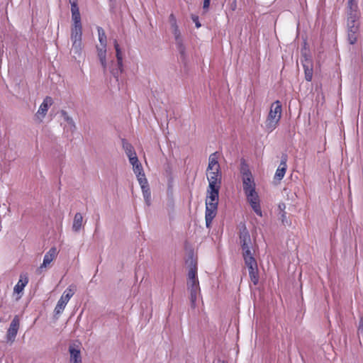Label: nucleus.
Segmentation results:
<instances>
[{
	"mask_svg": "<svg viewBox=\"0 0 363 363\" xmlns=\"http://www.w3.org/2000/svg\"><path fill=\"white\" fill-rule=\"evenodd\" d=\"M346 32L347 40L350 45L358 43L361 36L360 33V11H346Z\"/></svg>",
	"mask_w": 363,
	"mask_h": 363,
	"instance_id": "1",
	"label": "nucleus"
},
{
	"mask_svg": "<svg viewBox=\"0 0 363 363\" xmlns=\"http://www.w3.org/2000/svg\"><path fill=\"white\" fill-rule=\"evenodd\" d=\"M187 289L190 293V301L191 307H196L198 296L201 289L197 277V265L196 262H191L189 266L187 277Z\"/></svg>",
	"mask_w": 363,
	"mask_h": 363,
	"instance_id": "2",
	"label": "nucleus"
},
{
	"mask_svg": "<svg viewBox=\"0 0 363 363\" xmlns=\"http://www.w3.org/2000/svg\"><path fill=\"white\" fill-rule=\"evenodd\" d=\"M282 105L280 101L273 102L269 108V113L264 121V128L267 132L272 133L277 128L281 118Z\"/></svg>",
	"mask_w": 363,
	"mask_h": 363,
	"instance_id": "3",
	"label": "nucleus"
},
{
	"mask_svg": "<svg viewBox=\"0 0 363 363\" xmlns=\"http://www.w3.org/2000/svg\"><path fill=\"white\" fill-rule=\"evenodd\" d=\"M98 35H99V41L100 43V46H96L97 50V55L99 58L101 65L105 71L106 69L107 63H106V45H107V38L105 33L104 30L101 28H97Z\"/></svg>",
	"mask_w": 363,
	"mask_h": 363,
	"instance_id": "4",
	"label": "nucleus"
},
{
	"mask_svg": "<svg viewBox=\"0 0 363 363\" xmlns=\"http://www.w3.org/2000/svg\"><path fill=\"white\" fill-rule=\"evenodd\" d=\"M240 240L242 250L243 258L246 259L248 257H254L251 250L252 241L250 235L245 226L240 230Z\"/></svg>",
	"mask_w": 363,
	"mask_h": 363,
	"instance_id": "5",
	"label": "nucleus"
},
{
	"mask_svg": "<svg viewBox=\"0 0 363 363\" xmlns=\"http://www.w3.org/2000/svg\"><path fill=\"white\" fill-rule=\"evenodd\" d=\"M240 173L242 174V186L244 193L248 191H253L255 189L256 184L253 178V176L249 169L247 165L243 164L240 169Z\"/></svg>",
	"mask_w": 363,
	"mask_h": 363,
	"instance_id": "6",
	"label": "nucleus"
},
{
	"mask_svg": "<svg viewBox=\"0 0 363 363\" xmlns=\"http://www.w3.org/2000/svg\"><path fill=\"white\" fill-rule=\"evenodd\" d=\"M74 291L72 288V286H69L62 294L61 298L58 301L55 308V315H59L62 313L66 305L69 302V299L74 296Z\"/></svg>",
	"mask_w": 363,
	"mask_h": 363,
	"instance_id": "7",
	"label": "nucleus"
},
{
	"mask_svg": "<svg viewBox=\"0 0 363 363\" xmlns=\"http://www.w3.org/2000/svg\"><path fill=\"white\" fill-rule=\"evenodd\" d=\"M247 200L254 212L259 216H262V211L260 206V200L256 190L245 193Z\"/></svg>",
	"mask_w": 363,
	"mask_h": 363,
	"instance_id": "8",
	"label": "nucleus"
},
{
	"mask_svg": "<svg viewBox=\"0 0 363 363\" xmlns=\"http://www.w3.org/2000/svg\"><path fill=\"white\" fill-rule=\"evenodd\" d=\"M245 263L248 268L249 276L251 281L257 285L259 281V274L257 269V263L255 257H248L244 259Z\"/></svg>",
	"mask_w": 363,
	"mask_h": 363,
	"instance_id": "9",
	"label": "nucleus"
},
{
	"mask_svg": "<svg viewBox=\"0 0 363 363\" xmlns=\"http://www.w3.org/2000/svg\"><path fill=\"white\" fill-rule=\"evenodd\" d=\"M72 52L80 55L82 51V31H71Z\"/></svg>",
	"mask_w": 363,
	"mask_h": 363,
	"instance_id": "10",
	"label": "nucleus"
},
{
	"mask_svg": "<svg viewBox=\"0 0 363 363\" xmlns=\"http://www.w3.org/2000/svg\"><path fill=\"white\" fill-rule=\"evenodd\" d=\"M20 326V321L18 315L14 316L6 333V340L11 343L13 342L18 333Z\"/></svg>",
	"mask_w": 363,
	"mask_h": 363,
	"instance_id": "11",
	"label": "nucleus"
},
{
	"mask_svg": "<svg viewBox=\"0 0 363 363\" xmlns=\"http://www.w3.org/2000/svg\"><path fill=\"white\" fill-rule=\"evenodd\" d=\"M72 18L73 24L71 31H82V26L81 23V16L78 6L71 7Z\"/></svg>",
	"mask_w": 363,
	"mask_h": 363,
	"instance_id": "12",
	"label": "nucleus"
},
{
	"mask_svg": "<svg viewBox=\"0 0 363 363\" xmlns=\"http://www.w3.org/2000/svg\"><path fill=\"white\" fill-rule=\"evenodd\" d=\"M220 188L216 187H208L207 188V196L206 199V204L212 206L218 205L219 200V190Z\"/></svg>",
	"mask_w": 363,
	"mask_h": 363,
	"instance_id": "13",
	"label": "nucleus"
},
{
	"mask_svg": "<svg viewBox=\"0 0 363 363\" xmlns=\"http://www.w3.org/2000/svg\"><path fill=\"white\" fill-rule=\"evenodd\" d=\"M53 104V100L50 96H46L43 103L40 104L39 109L38 110L35 116L40 121H42L43 118L46 116L48 108Z\"/></svg>",
	"mask_w": 363,
	"mask_h": 363,
	"instance_id": "14",
	"label": "nucleus"
},
{
	"mask_svg": "<svg viewBox=\"0 0 363 363\" xmlns=\"http://www.w3.org/2000/svg\"><path fill=\"white\" fill-rule=\"evenodd\" d=\"M211 172H220V167L218 162V152H216L210 155L208 157V164L206 170V173H209Z\"/></svg>",
	"mask_w": 363,
	"mask_h": 363,
	"instance_id": "15",
	"label": "nucleus"
},
{
	"mask_svg": "<svg viewBox=\"0 0 363 363\" xmlns=\"http://www.w3.org/2000/svg\"><path fill=\"white\" fill-rule=\"evenodd\" d=\"M206 176H207V179L208 182V187L220 188L221 179H222L221 172H211L209 173H206Z\"/></svg>",
	"mask_w": 363,
	"mask_h": 363,
	"instance_id": "16",
	"label": "nucleus"
},
{
	"mask_svg": "<svg viewBox=\"0 0 363 363\" xmlns=\"http://www.w3.org/2000/svg\"><path fill=\"white\" fill-rule=\"evenodd\" d=\"M218 206H212V204H206L205 211V220L207 228H209L212 223L213 220L217 215Z\"/></svg>",
	"mask_w": 363,
	"mask_h": 363,
	"instance_id": "17",
	"label": "nucleus"
},
{
	"mask_svg": "<svg viewBox=\"0 0 363 363\" xmlns=\"http://www.w3.org/2000/svg\"><path fill=\"white\" fill-rule=\"evenodd\" d=\"M28 281L29 279L27 274H21L20 275V279L13 288V292L19 295L16 298L17 300L21 298L22 295L21 294H22L24 288L28 284Z\"/></svg>",
	"mask_w": 363,
	"mask_h": 363,
	"instance_id": "18",
	"label": "nucleus"
},
{
	"mask_svg": "<svg viewBox=\"0 0 363 363\" xmlns=\"http://www.w3.org/2000/svg\"><path fill=\"white\" fill-rule=\"evenodd\" d=\"M286 162H287V156L284 155L281 158L280 164L275 172V175H274L275 179L280 181L284 178V177L286 174V168H287Z\"/></svg>",
	"mask_w": 363,
	"mask_h": 363,
	"instance_id": "19",
	"label": "nucleus"
},
{
	"mask_svg": "<svg viewBox=\"0 0 363 363\" xmlns=\"http://www.w3.org/2000/svg\"><path fill=\"white\" fill-rule=\"evenodd\" d=\"M69 352L70 354V363H82L81 352L78 347H75L74 345H70Z\"/></svg>",
	"mask_w": 363,
	"mask_h": 363,
	"instance_id": "20",
	"label": "nucleus"
},
{
	"mask_svg": "<svg viewBox=\"0 0 363 363\" xmlns=\"http://www.w3.org/2000/svg\"><path fill=\"white\" fill-rule=\"evenodd\" d=\"M57 250L56 247H51L49 251L45 255L43 262L40 265V269L46 267L47 265L50 264L57 257Z\"/></svg>",
	"mask_w": 363,
	"mask_h": 363,
	"instance_id": "21",
	"label": "nucleus"
},
{
	"mask_svg": "<svg viewBox=\"0 0 363 363\" xmlns=\"http://www.w3.org/2000/svg\"><path fill=\"white\" fill-rule=\"evenodd\" d=\"M137 177H138V182H139V184L143 189V191L144 193V196H145V199L147 201L149 199V198L150 197V189L148 188V182H147V179L145 178V174H143L138 175Z\"/></svg>",
	"mask_w": 363,
	"mask_h": 363,
	"instance_id": "22",
	"label": "nucleus"
},
{
	"mask_svg": "<svg viewBox=\"0 0 363 363\" xmlns=\"http://www.w3.org/2000/svg\"><path fill=\"white\" fill-rule=\"evenodd\" d=\"M172 28H173V33H174V35L175 36V38H176V40H177V45H178V49L180 52V53L182 55H184V47L182 44V40L180 38V32H179V30L178 28V26L177 25V23H174V24H172Z\"/></svg>",
	"mask_w": 363,
	"mask_h": 363,
	"instance_id": "23",
	"label": "nucleus"
},
{
	"mask_svg": "<svg viewBox=\"0 0 363 363\" xmlns=\"http://www.w3.org/2000/svg\"><path fill=\"white\" fill-rule=\"evenodd\" d=\"M114 48L116 50V56L117 59V62L118 65V69L120 72H122L123 70V54L121 52V50L120 48V45L118 43V41L116 40L113 42Z\"/></svg>",
	"mask_w": 363,
	"mask_h": 363,
	"instance_id": "24",
	"label": "nucleus"
},
{
	"mask_svg": "<svg viewBox=\"0 0 363 363\" xmlns=\"http://www.w3.org/2000/svg\"><path fill=\"white\" fill-rule=\"evenodd\" d=\"M83 217L80 213H77L74 218L72 229L75 232H78L82 226Z\"/></svg>",
	"mask_w": 363,
	"mask_h": 363,
	"instance_id": "25",
	"label": "nucleus"
},
{
	"mask_svg": "<svg viewBox=\"0 0 363 363\" xmlns=\"http://www.w3.org/2000/svg\"><path fill=\"white\" fill-rule=\"evenodd\" d=\"M122 145L128 157H130L131 155L136 154L133 145L125 140L123 139L122 140Z\"/></svg>",
	"mask_w": 363,
	"mask_h": 363,
	"instance_id": "26",
	"label": "nucleus"
},
{
	"mask_svg": "<svg viewBox=\"0 0 363 363\" xmlns=\"http://www.w3.org/2000/svg\"><path fill=\"white\" fill-rule=\"evenodd\" d=\"M303 68L306 80L308 82H311L312 80L313 73L312 65L309 66L307 65H303Z\"/></svg>",
	"mask_w": 363,
	"mask_h": 363,
	"instance_id": "27",
	"label": "nucleus"
},
{
	"mask_svg": "<svg viewBox=\"0 0 363 363\" xmlns=\"http://www.w3.org/2000/svg\"><path fill=\"white\" fill-rule=\"evenodd\" d=\"M346 11H359L357 0H348Z\"/></svg>",
	"mask_w": 363,
	"mask_h": 363,
	"instance_id": "28",
	"label": "nucleus"
},
{
	"mask_svg": "<svg viewBox=\"0 0 363 363\" xmlns=\"http://www.w3.org/2000/svg\"><path fill=\"white\" fill-rule=\"evenodd\" d=\"M133 169L136 176L144 174L143 167L140 162L133 166Z\"/></svg>",
	"mask_w": 363,
	"mask_h": 363,
	"instance_id": "29",
	"label": "nucleus"
},
{
	"mask_svg": "<svg viewBox=\"0 0 363 363\" xmlns=\"http://www.w3.org/2000/svg\"><path fill=\"white\" fill-rule=\"evenodd\" d=\"M128 159H129L130 163L133 166H134L136 164L139 163V160H138V158L136 154L131 155L130 157H128Z\"/></svg>",
	"mask_w": 363,
	"mask_h": 363,
	"instance_id": "30",
	"label": "nucleus"
},
{
	"mask_svg": "<svg viewBox=\"0 0 363 363\" xmlns=\"http://www.w3.org/2000/svg\"><path fill=\"white\" fill-rule=\"evenodd\" d=\"M357 333L358 334L363 335V317H361L359 320V324L357 327Z\"/></svg>",
	"mask_w": 363,
	"mask_h": 363,
	"instance_id": "31",
	"label": "nucleus"
},
{
	"mask_svg": "<svg viewBox=\"0 0 363 363\" xmlns=\"http://www.w3.org/2000/svg\"><path fill=\"white\" fill-rule=\"evenodd\" d=\"M191 19L195 23L196 27L197 28L201 27V25L200 22H199V16H198L192 15L191 16Z\"/></svg>",
	"mask_w": 363,
	"mask_h": 363,
	"instance_id": "32",
	"label": "nucleus"
},
{
	"mask_svg": "<svg viewBox=\"0 0 363 363\" xmlns=\"http://www.w3.org/2000/svg\"><path fill=\"white\" fill-rule=\"evenodd\" d=\"M210 6V0H203V9L205 11L208 10Z\"/></svg>",
	"mask_w": 363,
	"mask_h": 363,
	"instance_id": "33",
	"label": "nucleus"
},
{
	"mask_svg": "<svg viewBox=\"0 0 363 363\" xmlns=\"http://www.w3.org/2000/svg\"><path fill=\"white\" fill-rule=\"evenodd\" d=\"M69 3L71 4V7L78 6L77 5V0H69Z\"/></svg>",
	"mask_w": 363,
	"mask_h": 363,
	"instance_id": "34",
	"label": "nucleus"
},
{
	"mask_svg": "<svg viewBox=\"0 0 363 363\" xmlns=\"http://www.w3.org/2000/svg\"><path fill=\"white\" fill-rule=\"evenodd\" d=\"M169 19H170V21L172 22V25L174 24V23H176V18H175L174 14H171L169 16Z\"/></svg>",
	"mask_w": 363,
	"mask_h": 363,
	"instance_id": "35",
	"label": "nucleus"
},
{
	"mask_svg": "<svg viewBox=\"0 0 363 363\" xmlns=\"http://www.w3.org/2000/svg\"><path fill=\"white\" fill-rule=\"evenodd\" d=\"M3 55V50L0 48V64L1 63V57Z\"/></svg>",
	"mask_w": 363,
	"mask_h": 363,
	"instance_id": "36",
	"label": "nucleus"
},
{
	"mask_svg": "<svg viewBox=\"0 0 363 363\" xmlns=\"http://www.w3.org/2000/svg\"><path fill=\"white\" fill-rule=\"evenodd\" d=\"M66 120L69 122L70 123H72V119L69 116H66Z\"/></svg>",
	"mask_w": 363,
	"mask_h": 363,
	"instance_id": "37",
	"label": "nucleus"
},
{
	"mask_svg": "<svg viewBox=\"0 0 363 363\" xmlns=\"http://www.w3.org/2000/svg\"><path fill=\"white\" fill-rule=\"evenodd\" d=\"M62 114L66 115V112L62 111Z\"/></svg>",
	"mask_w": 363,
	"mask_h": 363,
	"instance_id": "38",
	"label": "nucleus"
}]
</instances>
